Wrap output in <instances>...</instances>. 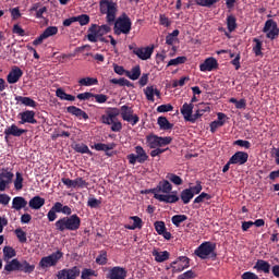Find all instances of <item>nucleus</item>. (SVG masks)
I'll list each match as a JSON object with an SVG mask.
<instances>
[{
	"instance_id": "2eb2a0df",
	"label": "nucleus",
	"mask_w": 279,
	"mask_h": 279,
	"mask_svg": "<svg viewBox=\"0 0 279 279\" xmlns=\"http://www.w3.org/2000/svg\"><path fill=\"white\" fill-rule=\"evenodd\" d=\"M22 134H27V130L16 126V124H11L4 129V140L8 143L10 136H15L16 138L21 137Z\"/></svg>"
},
{
	"instance_id": "052dcab7",
	"label": "nucleus",
	"mask_w": 279,
	"mask_h": 279,
	"mask_svg": "<svg viewBox=\"0 0 279 279\" xmlns=\"http://www.w3.org/2000/svg\"><path fill=\"white\" fill-rule=\"evenodd\" d=\"M203 189L202 181H196V185L190 186L187 190L191 191L193 193V197H195V195H199L202 193Z\"/></svg>"
},
{
	"instance_id": "49530a36",
	"label": "nucleus",
	"mask_w": 279,
	"mask_h": 279,
	"mask_svg": "<svg viewBox=\"0 0 279 279\" xmlns=\"http://www.w3.org/2000/svg\"><path fill=\"white\" fill-rule=\"evenodd\" d=\"M179 36H180V31L174 29L172 33H170L166 36V45L173 46L175 40H178Z\"/></svg>"
},
{
	"instance_id": "6e6552de",
	"label": "nucleus",
	"mask_w": 279,
	"mask_h": 279,
	"mask_svg": "<svg viewBox=\"0 0 279 279\" xmlns=\"http://www.w3.org/2000/svg\"><path fill=\"white\" fill-rule=\"evenodd\" d=\"M119 114L121 119L126 121V123H131L132 125H136L138 121H141L138 114H135L134 109L128 105H124L119 109Z\"/></svg>"
},
{
	"instance_id": "6ab92c4d",
	"label": "nucleus",
	"mask_w": 279,
	"mask_h": 279,
	"mask_svg": "<svg viewBox=\"0 0 279 279\" xmlns=\"http://www.w3.org/2000/svg\"><path fill=\"white\" fill-rule=\"evenodd\" d=\"M65 221H68L70 232H75L80 230V226H82V219L80 218V216H77V214L65 217Z\"/></svg>"
},
{
	"instance_id": "9b49d317",
	"label": "nucleus",
	"mask_w": 279,
	"mask_h": 279,
	"mask_svg": "<svg viewBox=\"0 0 279 279\" xmlns=\"http://www.w3.org/2000/svg\"><path fill=\"white\" fill-rule=\"evenodd\" d=\"M191 267V259L186 256H179L177 260L170 264V268L173 274H180L184 271V269H189Z\"/></svg>"
},
{
	"instance_id": "7ed1b4c3",
	"label": "nucleus",
	"mask_w": 279,
	"mask_h": 279,
	"mask_svg": "<svg viewBox=\"0 0 279 279\" xmlns=\"http://www.w3.org/2000/svg\"><path fill=\"white\" fill-rule=\"evenodd\" d=\"M100 12L106 14V21L109 25H112L117 21V12H119V7L112 0H100Z\"/></svg>"
},
{
	"instance_id": "5fc2aeb1",
	"label": "nucleus",
	"mask_w": 279,
	"mask_h": 279,
	"mask_svg": "<svg viewBox=\"0 0 279 279\" xmlns=\"http://www.w3.org/2000/svg\"><path fill=\"white\" fill-rule=\"evenodd\" d=\"M195 3L202 8H213L215 3H219V0H195Z\"/></svg>"
},
{
	"instance_id": "0eeeda50",
	"label": "nucleus",
	"mask_w": 279,
	"mask_h": 279,
	"mask_svg": "<svg viewBox=\"0 0 279 279\" xmlns=\"http://www.w3.org/2000/svg\"><path fill=\"white\" fill-rule=\"evenodd\" d=\"M64 256V253L62 251H57L48 256H45L39 262V267L41 269H49V267H56L58 263H60V259Z\"/></svg>"
},
{
	"instance_id": "f8f14e48",
	"label": "nucleus",
	"mask_w": 279,
	"mask_h": 279,
	"mask_svg": "<svg viewBox=\"0 0 279 279\" xmlns=\"http://www.w3.org/2000/svg\"><path fill=\"white\" fill-rule=\"evenodd\" d=\"M14 180V173L10 171L8 168L0 169V192L5 191L9 184H12Z\"/></svg>"
},
{
	"instance_id": "423d86ee",
	"label": "nucleus",
	"mask_w": 279,
	"mask_h": 279,
	"mask_svg": "<svg viewBox=\"0 0 279 279\" xmlns=\"http://www.w3.org/2000/svg\"><path fill=\"white\" fill-rule=\"evenodd\" d=\"M126 159L129 160V165H136L137 162L145 165L149 160V155H147L143 146H135V154L128 155Z\"/></svg>"
},
{
	"instance_id": "f3484780",
	"label": "nucleus",
	"mask_w": 279,
	"mask_h": 279,
	"mask_svg": "<svg viewBox=\"0 0 279 279\" xmlns=\"http://www.w3.org/2000/svg\"><path fill=\"white\" fill-rule=\"evenodd\" d=\"M216 69H219V62H217V59L213 57L207 58L203 63L199 64V71L203 73L215 71Z\"/></svg>"
},
{
	"instance_id": "393cba45",
	"label": "nucleus",
	"mask_w": 279,
	"mask_h": 279,
	"mask_svg": "<svg viewBox=\"0 0 279 279\" xmlns=\"http://www.w3.org/2000/svg\"><path fill=\"white\" fill-rule=\"evenodd\" d=\"M131 221H133V225H125L124 228L126 230H142L143 229V219L138 216H131L129 217Z\"/></svg>"
},
{
	"instance_id": "8fccbe9b",
	"label": "nucleus",
	"mask_w": 279,
	"mask_h": 279,
	"mask_svg": "<svg viewBox=\"0 0 279 279\" xmlns=\"http://www.w3.org/2000/svg\"><path fill=\"white\" fill-rule=\"evenodd\" d=\"M186 219H189V217L186 215H174L171 218V221H172L173 226H175L177 228H180V223H184V221H186Z\"/></svg>"
},
{
	"instance_id": "a878e982",
	"label": "nucleus",
	"mask_w": 279,
	"mask_h": 279,
	"mask_svg": "<svg viewBox=\"0 0 279 279\" xmlns=\"http://www.w3.org/2000/svg\"><path fill=\"white\" fill-rule=\"evenodd\" d=\"M13 210H23V208H27V199L23 196H15L12 201Z\"/></svg>"
},
{
	"instance_id": "4be33fe9",
	"label": "nucleus",
	"mask_w": 279,
	"mask_h": 279,
	"mask_svg": "<svg viewBox=\"0 0 279 279\" xmlns=\"http://www.w3.org/2000/svg\"><path fill=\"white\" fill-rule=\"evenodd\" d=\"M250 159V155L245 151H236L231 158L230 162L233 165H245Z\"/></svg>"
},
{
	"instance_id": "f257e3e1",
	"label": "nucleus",
	"mask_w": 279,
	"mask_h": 279,
	"mask_svg": "<svg viewBox=\"0 0 279 279\" xmlns=\"http://www.w3.org/2000/svg\"><path fill=\"white\" fill-rule=\"evenodd\" d=\"M117 117H119V108H108L106 114L101 116L100 121L105 125H111V132H121L123 123L117 120Z\"/></svg>"
},
{
	"instance_id": "774afa93",
	"label": "nucleus",
	"mask_w": 279,
	"mask_h": 279,
	"mask_svg": "<svg viewBox=\"0 0 279 279\" xmlns=\"http://www.w3.org/2000/svg\"><path fill=\"white\" fill-rule=\"evenodd\" d=\"M193 278H196V275L193 270H187L178 277V279H193Z\"/></svg>"
},
{
	"instance_id": "b1692460",
	"label": "nucleus",
	"mask_w": 279,
	"mask_h": 279,
	"mask_svg": "<svg viewBox=\"0 0 279 279\" xmlns=\"http://www.w3.org/2000/svg\"><path fill=\"white\" fill-rule=\"evenodd\" d=\"M254 269H256V271H263V274H270L271 264L265 259H257Z\"/></svg>"
},
{
	"instance_id": "20e7f679",
	"label": "nucleus",
	"mask_w": 279,
	"mask_h": 279,
	"mask_svg": "<svg viewBox=\"0 0 279 279\" xmlns=\"http://www.w3.org/2000/svg\"><path fill=\"white\" fill-rule=\"evenodd\" d=\"M113 32L116 36L130 34L132 32V20L126 13H122L114 22Z\"/></svg>"
},
{
	"instance_id": "cd10ccee",
	"label": "nucleus",
	"mask_w": 279,
	"mask_h": 279,
	"mask_svg": "<svg viewBox=\"0 0 279 279\" xmlns=\"http://www.w3.org/2000/svg\"><path fill=\"white\" fill-rule=\"evenodd\" d=\"M7 264L4 265V271L7 274H12V271H19V267H21V262L17 258H14L12 260L5 262Z\"/></svg>"
},
{
	"instance_id": "0e129e2a",
	"label": "nucleus",
	"mask_w": 279,
	"mask_h": 279,
	"mask_svg": "<svg viewBox=\"0 0 279 279\" xmlns=\"http://www.w3.org/2000/svg\"><path fill=\"white\" fill-rule=\"evenodd\" d=\"M110 31H111L110 26L108 24H104L98 27L96 34L98 35V37H101V36H106V34H110Z\"/></svg>"
},
{
	"instance_id": "3c124183",
	"label": "nucleus",
	"mask_w": 279,
	"mask_h": 279,
	"mask_svg": "<svg viewBox=\"0 0 279 279\" xmlns=\"http://www.w3.org/2000/svg\"><path fill=\"white\" fill-rule=\"evenodd\" d=\"M76 23H80V25L82 27H84V25H88V23H90V16L88 14H81L77 16H74Z\"/></svg>"
},
{
	"instance_id": "4d7b16f0",
	"label": "nucleus",
	"mask_w": 279,
	"mask_h": 279,
	"mask_svg": "<svg viewBox=\"0 0 279 279\" xmlns=\"http://www.w3.org/2000/svg\"><path fill=\"white\" fill-rule=\"evenodd\" d=\"M213 199V196L206 192L201 193L193 202V204H202L204 201Z\"/></svg>"
},
{
	"instance_id": "bf43d9fd",
	"label": "nucleus",
	"mask_w": 279,
	"mask_h": 279,
	"mask_svg": "<svg viewBox=\"0 0 279 279\" xmlns=\"http://www.w3.org/2000/svg\"><path fill=\"white\" fill-rule=\"evenodd\" d=\"M92 276L97 277V271L90 268H84L82 270V275H81L82 279H90Z\"/></svg>"
},
{
	"instance_id": "dca6fc26",
	"label": "nucleus",
	"mask_w": 279,
	"mask_h": 279,
	"mask_svg": "<svg viewBox=\"0 0 279 279\" xmlns=\"http://www.w3.org/2000/svg\"><path fill=\"white\" fill-rule=\"evenodd\" d=\"M107 279H125L128 278V270L120 266H114L109 269L106 276Z\"/></svg>"
},
{
	"instance_id": "09e8293b",
	"label": "nucleus",
	"mask_w": 279,
	"mask_h": 279,
	"mask_svg": "<svg viewBox=\"0 0 279 279\" xmlns=\"http://www.w3.org/2000/svg\"><path fill=\"white\" fill-rule=\"evenodd\" d=\"M23 173L16 172L15 180L13 181L15 191H23Z\"/></svg>"
},
{
	"instance_id": "c756f323",
	"label": "nucleus",
	"mask_w": 279,
	"mask_h": 279,
	"mask_svg": "<svg viewBox=\"0 0 279 279\" xmlns=\"http://www.w3.org/2000/svg\"><path fill=\"white\" fill-rule=\"evenodd\" d=\"M15 101L28 108H36V106H38V102H36L34 99L29 97L15 96Z\"/></svg>"
},
{
	"instance_id": "6e6d98bb",
	"label": "nucleus",
	"mask_w": 279,
	"mask_h": 279,
	"mask_svg": "<svg viewBox=\"0 0 279 279\" xmlns=\"http://www.w3.org/2000/svg\"><path fill=\"white\" fill-rule=\"evenodd\" d=\"M14 232L20 243H27V233L23 229L17 228Z\"/></svg>"
},
{
	"instance_id": "473e14b6",
	"label": "nucleus",
	"mask_w": 279,
	"mask_h": 279,
	"mask_svg": "<svg viewBox=\"0 0 279 279\" xmlns=\"http://www.w3.org/2000/svg\"><path fill=\"white\" fill-rule=\"evenodd\" d=\"M153 256H154L156 263H165V260H169L170 254L168 251L159 252V251L154 250Z\"/></svg>"
},
{
	"instance_id": "2f4dec72",
	"label": "nucleus",
	"mask_w": 279,
	"mask_h": 279,
	"mask_svg": "<svg viewBox=\"0 0 279 279\" xmlns=\"http://www.w3.org/2000/svg\"><path fill=\"white\" fill-rule=\"evenodd\" d=\"M56 96L61 99V101H75V96L66 94L62 87L57 88Z\"/></svg>"
},
{
	"instance_id": "338daca9",
	"label": "nucleus",
	"mask_w": 279,
	"mask_h": 279,
	"mask_svg": "<svg viewBox=\"0 0 279 279\" xmlns=\"http://www.w3.org/2000/svg\"><path fill=\"white\" fill-rule=\"evenodd\" d=\"M87 206L89 208H99V206H101V201L97 198H88Z\"/></svg>"
},
{
	"instance_id": "aec40b11",
	"label": "nucleus",
	"mask_w": 279,
	"mask_h": 279,
	"mask_svg": "<svg viewBox=\"0 0 279 279\" xmlns=\"http://www.w3.org/2000/svg\"><path fill=\"white\" fill-rule=\"evenodd\" d=\"M23 77V70L19 66H14L8 74L7 81L9 84H16L19 80Z\"/></svg>"
},
{
	"instance_id": "1a4fd4ad",
	"label": "nucleus",
	"mask_w": 279,
	"mask_h": 279,
	"mask_svg": "<svg viewBox=\"0 0 279 279\" xmlns=\"http://www.w3.org/2000/svg\"><path fill=\"white\" fill-rule=\"evenodd\" d=\"M142 193H145V195H149V193H151L154 195L155 199H157L158 202H163L165 204H175V203L180 202V196L158 194L156 187L145 190Z\"/></svg>"
},
{
	"instance_id": "bb28decb",
	"label": "nucleus",
	"mask_w": 279,
	"mask_h": 279,
	"mask_svg": "<svg viewBox=\"0 0 279 279\" xmlns=\"http://www.w3.org/2000/svg\"><path fill=\"white\" fill-rule=\"evenodd\" d=\"M193 108H195V106L193 104H187L185 102L182 107H181V114L183 116V119L185 121H191V117L193 116Z\"/></svg>"
},
{
	"instance_id": "58836bf2",
	"label": "nucleus",
	"mask_w": 279,
	"mask_h": 279,
	"mask_svg": "<svg viewBox=\"0 0 279 279\" xmlns=\"http://www.w3.org/2000/svg\"><path fill=\"white\" fill-rule=\"evenodd\" d=\"M80 86H97L99 81L97 77H83L78 81Z\"/></svg>"
},
{
	"instance_id": "680f3d73",
	"label": "nucleus",
	"mask_w": 279,
	"mask_h": 279,
	"mask_svg": "<svg viewBox=\"0 0 279 279\" xmlns=\"http://www.w3.org/2000/svg\"><path fill=\"white\" fill-rule=\"evenodd\" d=\"M186 62V57H177L175 59H171L167 66H178V64H184Z\"/></svg>"
},
{
	"instance_id": "a19ab883",
	"label": "nucleus",
	"mask_w": 279,
	"mask_h": 279,
	"mask_svg": "<svg viewBox=\"0 0 279 279\" xmlns=\"http://www.w3.org/2000/svg\"><path fill=\"white\" fill-rule=\"evenodd\" d=\"M54 205L57 206L58 213H62V215H66L69 217L73 214V210L71 207H69V205H63L60 202L54 203Z\"/></svg>"
},
{
	"instance_id": "de8ad7c7",
	"label": "nucleus",
	"mask_w": 279,
	"mask_h": 279,
	"mask_svg": "<svg viewBox=\"0 0 279 279\" xmlns=\"http://www.w3.org/2000/svg\"><path fill=\"white\" fill-rule=\"evenodd\" d=\"M74 151L77 154H88V156H93V151H90V148L86 144H75Z\"/></svg>"
},
{
	"instance_id": "79ce46f5",
	"label": "nucleus",
	"mask_w": 279,
	"mask_h": 279,
	"mask_svg": "<svg viewBox=\"0 0 279 279\" xmlns=\"http://www.w3.org/2000/svg\"><path fill=\"white\" fill-rule=\"evenodd\" d=\"M193 192L189 189L183 190L180 194V198L183 204H191V199H193Z\"/></svg>"
},
{
	"instance_id": "c85d7f7f",
	"label": "nucleus",
	"mask_w": 279,
	"mask_h": 279,
	"mask_svg": "<svg viewBox=\"0 0 279 279\" xmlns=\"http://www.w3.org/2000/svg\"><path fill=\"white\" fill-rule=\"evenodd\" d=\"M28 206L32 208V210H40V207L45 206V198L40 196H34L29 199Z\"/></svg>"
},
{
	"instance_id": "69168bd1",
	"label": "nucleus",
	"mask_w": 279,
	"mask_h": 279,
	"mask_svg": "<svg viewBox=\"0 0 279 279\" xmlns=\"http://www.w3.org/2000/svg\"><path fill=\"white\" fill-rule=\"evenodd\" d=\"M155 226V230L157 232V234L161 235L162 232H165L167 230V226L165 225V221H156L154 223Z\"/></svg>"
},
{
	"instance_id": "13d9d810",
	"label": "nucleus",
	"mask_w": 279,
	"mask_h": 279,
	"mask_svg": "<svg viewBox=\"0 0 279 279\" xmlns=\"http://www.w3.org/2000/svg\"><path fill=\"white\" fill-rule=\"evenodd\" d=\"M97 265H106L108 263V253L101 251L100 254L96 257Z\"/></svg>"
},
{
	"instance_id": "e433bc0d",
	"label": "nucleus",
	"mask_w": 279,
	"mask_h": 279,
	"mask_svg": "<svg viewBox=\"0 0 279 279\" xmlns=\"http://www.w3.org/2000/svg\"><path fill=\"white\" fill-rule=\"evenodd\" d=\"M157 123L160 128V130H173V124L169 122L167 117H159L157 119Z\"/></svg>"
},
{
	"instance_id": "39448f33",
	"label": "nucleus",
	"mask_w": 279,
	"mask_h": 279,
	"mask_svg": "<svg viewBox=\"0 0 279 279\" xmlns=\"http://www.w3.org/2000/svg\"><path fill=\"white\" fill-rule=\"evenodd\" d=\"M172 141L173 138L171 136L160 137L156 134H149L146 136V144L149 149L166 147V145H171Z\"/></svg>"
},
{
	"instance_id": "4468645a",
	"label": "nucleus",
	"mask_w": 279,
	"mask_h": 279,
	"mask_svg": "<svg viewBox=\"0 0 279 279\" xmlns=\"http://www.w3.org/2000/svg\"><path fill=\"white\" fill-rule=\"evenodd\" d=\"M130 51H133L134 56H137L140 60H149L151 53H154V47L136 48L129 46Z\"/></svg>"
},
{
	"instance_id": "e2e57ef3",
	"label": "nucleus",
	"mask_w": 279,
	"mask_h": 279,
	"mask_svg": "<svg viewBox=\"0 0 279 279\" xmlns=\"http://www.w3.org/2000/svg\"><path fill=\"white\" fill-rule=\"evenodd\" d=\"M56 34H58V27L57 26H49L47 27L44 32L43 35L46 38H50V36H56Z\"/></svg>"
},
{
	"instance_id": "412c9836",
	"label": "nucleus",
	"mask_w": 279,
	"mask_h": 279,
	"mask_svg": "<svg viewBox=\"0 0 279 279\" xmlns=\"http://www.w3.org/2000/svg\"><path fill=\"white\" fill-rule=\"evenodd\" d=\"M144 95L147 99V101H151V104H154V101H156V98H154V96L158 97V99H160V90L158 88H156L154 85L147 86L144 89Z\"/></svg>"
},
{
	"instance_id": "5701e85b",
	"label": "nucleus",
	"mask_w": 279,
	"mask_h": 279,
	"mask_svg": "<svg viewBox=\"0 0 279 279\" xmlns=\"http://www.w3.org/2000/svg\"><path fill=\"white\" fill-rule=\"evenodd\" d=\"M66 112L73 117H77V119H84V121H88V113H86V111L82 110L81 108L69 106L66 107Z\"/></svg>"
},
{
	"instance_id": "c9c22d12",
	"label": "nucleus",
	"mask_w": 279,
	"mask_h": 279,
	"mask_svg": "<svg viewBox=\"0 0 279 279\" xmlns=\"http://www.w3.org/2000/svg\"><path fill=\"white\" fill-rule=\"evenodd\" d=\"M125 75L129 80H133V82L138 80V77H141V65H136L132 68L131 71H126Z\"/></svg>"
},
{
	"instance_id": "a211bd4d",
	"label": "nucleus",
	"mask_w": 279,
	"mask_h": 279,
	"mask_svg": "<svg viewBox=\"0 0 279 279\" xmlns=\"http://www.w3.org/2000/svg\"><path fill=\"white\" fill-rule=\"evenodd\" d=\"M157 191V195H160V193H165L161 195H178V194H170L171 191H173V185L169 182V180H161L155 187Z\"/></svg>"
},
{
	"instance_id": "f704fd0d",
	"label": "nucleus",
	"mask_w": 279,
	"mask_h": 279,
	"mask_svg": "<svg viewBox=\"0 0 279 279\" xmlns=\"http://www.w3.org/2000/svg\"><path fill=\"white\" fill-rule=\"evenodd\" d=\"M117 145L114 143L111 144H104V143H97L94 146H92V149H96V151H110L111 149H114Z\"/></svg>"
},
{
	"instance_id": "9d476101",
	"label": "nucleus",
	"mask_w": 279,
	"mask_h": 279,
	"mask_svg": "<svg viewBox=\"0 0 279 279\" xmlns=\"http://www.w3.org/2000/svg\"><path fill=\"white\" fill-rule=\"evenodd\" d=\"M263 32L266 34V38H269V40H276V38L279 36L278 23L271 19L267 20L265 22Z\"/></svg>"
},
{
	"instance_id": "f03ea898",
	"label": "nucleus",
	"mask_w": 279,
	"mask_h": 279,
	"mask_svg": "<svg viewBox=\"0 0 279 279\" xmlns=\"http://www.w3.org/2000/svg\"><path fill=\"white\" fill-rule=\"evenodd\" d=\"M217 244L210 241L203 242L195 251L194 254L202 260L210 258L211 260H217Z\"/></svg>"
},
{
	"instance_id": "c03bdc74",
	"label": "nucleus",
	"mask_w": 279,
	"mask_h": 279,
	"mask_svg": "<svg viewBox=\"0 0 279 279\" xmlns=\"http://www.w3.org/2000/svg\"><path fill=\"white\" fill-rule=\"evenodd\" d=\"M229 102L234 104L238 110H245V108H247V101L245 100V98H242L240 100H238L236 98H230Z\"/></svg>"
},
{
	"instance_id": "ddd939ff",
	"label": "nucleus",
	"mask_w": 279,
	"mask_h": 279,
	"mask_svg": "<svg viewBox=\"0 0 279 279\" xmlns=\"http://www.w3.org/2000/svg\"><path fill=\"white\" fill-rule=\"evenodd\" d=\"M19 125H25V123H31L32 125H36L38 121L36 120V112L34 110H26L23 112H20L17 114Z\"/></svg>"
},
{
	"instance_id": "a18cd8bd",
	"label": "nucleus",
	"mask_w": 279,
	"mask_h": 279,
	"mask_svg": "<svg viewBox=\"0 0 279 279\" xmlns=\"http://www.w3.org/2000/svg\"><path fill=\"white\" fill-rule=\"evenodd\" d=\"M166 178L167 180L172 182V184H175V186H182V184H184V181L182 180V178H180V175L175 173H168Z\"/></svg>"
},
{
	"instance_id": "864d4df0",
	"label": "nucleus",
	"mask_w": 279,
	"mask_h": 279,
	"mask_svg": "<svg viewBox=\"0 0 279 279\" xmlns=\"http://www.w3.org/2000/svg\"><path fill=\"white\" fill-rule=\"evenodd\" d=\"M227 27L229 32H234V29H236V17L234 15H228Z\"/></svg>"
},
{
	"instance_id": "72a5a7b5",
	"label": "nucleus",
	"mask_w": 279,
	"mask_h": 279,
	"mask_svg": "<svg viewBox=\"0 0 279 279\" xmlns=\"http://www.w3.org/2000/svg\"><path fill=\"white\" fill-rule=\"evenodd\" d=\"M3 260L8 263V260H12L16 256V250L12 246H4L3 247Z\"/></svg>"
},
{
	"instance_id": "7c9ffc66",
	"label": "nucleus",
	"mask_w": 279,
	"mask_h": 279,
	"mask_svg": "<svg viewBox=\"0 0 279 279\" xmlns=\"http://www.w3.org/2000/svg\"><path fill=\"white\" fill-rule=\"evenodd\" d=\"M54 227L57 232H65V230H69L71 232V227L69 226V222L66 221V218H60L54 222Z\"/></svg>"
},
{
	"instance_id": "603ef678",
	"label": "nucleus",
	"mask_w": 279,
	"mask_h": 279,
	"mask_svg": "<svg viewBox=\"0 0 279 279\" xmlns=\"http://www.w3.org/2000/svg\"><path fill=\"white\" fill-rule=\"evenodd\" d=\"M47 218H48V221H50V222L56 221L58 219V207H57L56 203L48 211Z\"/></svg>"
},
{
	"instance_id": "4c0bfd02",
	"label": "nucleus",
	"mask_w": 279,
	"mask_h": 279,
	"mask_svg": "<svg viewBox=\"0 0 279 279\" xmlns=\"http://www.w3.org/2000/svg\"><path fill=\"white\" fill-rule=\"evenodd\" d=\"M36 269V266L31 265L27 260L20 262L19 271L24 274H32Z\"/></svg>"
},
{
	"instance_id": "37998d69",
	"label": "nucleus",
	"mask_w": 279,
	"mask_h": 279,
	"mask_svg": "<svg viewBox=\"0 0 279 279\" xmlns=\"http://www.w3.org/2000/svg\"><path fill=\"white\" fill-rule=\"evenodd\" d=\"M253 43H255V45L253 46V53H255L257 58L263 57V43L260 41V39L254 38Z\"/></svg>"
},
{
	"instance_id": "ea45409f",
	"label": "nucleus",
	"mask_w": 279,
	"mask_h": 279,
	"mask_svg": "<svg viewBox=\"0 0 279 279\" xmlns=\"http://www.w3.org/2000/svg\"><path fill=\"white\" fill-rule=\"evenodd\" d=\"M110 84H116L118 86H128V88H132V86H134V84H132V82H130L128 78L125 77H121V78H111L110 80Z\"/></svg>"
}]
</instances>
